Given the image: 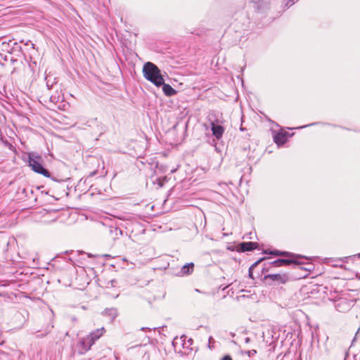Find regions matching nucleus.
I'll use <instances>...</instances> for the list:
<instances>
[{
	"mask_svg": "<svg viewBox=\"0 0 360 360\" xmlns=\"http://www.w3.org/2000/svg\"><path fill=\"white\" fill-rule=\"evenodd\" d=\"M105 331V328L101 327L92 331L86 336L80 338L77 344L79 353L83 354L89 351L92 345L104 335Z\"/></svg>",
	"mask_w": 360,
	"mask_h": 360,
	"instance_id": "nucleus-1",
	"label": "nucleus"
},
{
	"mask_svg": "<svg viewBox=\"0 0 360 360\" xmlns=\"http://www.w3.org/2000/svg\"><path fill=\"white\" fill-rule=\"evenodd\" d=\"M144 77L156 86H161L164 84V78L158 67L151 62H147L143 68Z\"/></svg>",
	"mask_w": 360,
	"mask_h": 360,
	"instance_id": "nucleus-2",
	"label": "nucleus"
},
{
	"mask_svg": "<svg viewBox=\"0 0 360 360\" xmlns=\"http://www.w3.org/2000/svg\"><path fill=\"white\" fill-rule=\"evenodd\" d=\"M211 127L212 135L217 139L220 140L225 131V128L223 126L224 121L219 120L215 112H210L207 116Z\"/></svg>",
	"mask_w": 360,
	"mask_h": 360,
	"instance_id": "nucleus-3",
	"label": "nucleus"
},
{
	"mask_svg": "<svg viewBox=\"0 0 360 360\" xmlns=\"http://www.w3.org/2000/svg\"><path fill=\"white\" fill-rule=\"evenodd\" d=\"M43 160L41 156L30 154L29 165L32 170L37 173L41 174L46 177H50L49 172L43 167Z\"/></svg>",
	"mask_w": 360,
	"mask_h": 360,
	"instance_id": "nucleus-4",
	"label": "nucleus"
},
{
	"mask_svg": "<svg viewBox=\"0 0 360 360\" xmlns=\"http://www.w3.org/2000/svg\"><path fill=\"white\" fill-rule=\"evenodd\" d=\"M264 281L269 285L285 284L290 281V276L286 273L271 274L265 275Z\"/></svg>",
	"mask_w": 360,
	"mask_h": 360,
	"instance_id": "nucleus-5",
	"label": "nucleus"
},
{
	"mask_svg": "<svg viewBox=\"0 0 360 360\" xmlns=\"http://www.w3.org/2000/svg\"><path fill=\"white\" fill-rule=\"evenodd\" d=\"M295 258V257H293V259H278L268 264H265V266L262 269V273L264 274L269 271L271 266H289L292 264L298 267L300 264Z\"/></svg>",
	"mask_w": 360,
	"mask_h": 360,
	"instance_id": "nucleus-6",
	"label": "nucleus"
},
{
	"mask_svg": "<svg viewBox=\"0 0 360 360\" xmlns=\"http://www.w3.org/2000/svg\"><path fill=\"white\" fill-rule=\"evenodd\" d=\"M354 301L347 297H340L335 300V309L342 313H345L352 307Z\"/></svg>",
	"mask_w": 360,
	"mask_h": 360,
	"instance_id": "nucleus-7",
	"label": "nucleus"
},
{
	"mask_svg": "<svg viewBox=\"0 0 360 360\" xmlns=\"http://www.w3.org/2000/svg\"><path fill=\"white\" fill-rule=\"evenodd\" d=\"M193 342V339L188 338V337L185 335H181L179 338H174L173 340V345L176 347L178 344L181 345L184 349H186L188 350H192L191 347Z\"/></svg>",
	"mask_w": 360,
	"mask_h": 360,
	"instance_id": "nucleus-8",
	"label": "nucleus"
},
{
	"mask_svg": "<svg viewBox=\"0 0 360 360\" xmlns=\"http://www.w3.org/2000/svg\"><path fill=\"white\" fill-rule=\"evenodd\" d=\"M258 247V243L255 242H242L238 245V250L245 252L252 251Z\"/></svg>",
	"mask_w": 360,
	"mask_h": 360,
	"instance_id": "nucleus-9",
	"label": "nucleus"
},
{
	"mask_svg": "<svg viewBox=\"0 0 360 360\" xmlns=\"http://www.w3.org/2000/svg\"><path fill=\"white\" fill-rule=\"evenodd\" d=\"M274 141L278 146L284 144L287 141L286 133L279 132L274 135Z\"/></svg>",
	"mask_w": 360,
	"mask_h": 360,
	"instance_id": "nucleus-10",
	"label": "nucleus"
},
{
	"mask_svg": "<svg viewBox=\"0 0 360 360\" xmlns=\"http://www.w3.org/2000/svg\"><path fill=\"white\" fill-rule=\"evenodd\" d=\"M264 253L266 254V253H268V252L266 250H265ZM269 254H271V255H275V256H285V257H299L298 255L292 254L291 252H285V251H280V250L269 251Z\"/></svg>",
	"mask_w": 360,
	"mask_h": 360,
	"instance_id": "nucleus-11",
	"label": "nucleus"
},
{
	"mask_svg": "<svg viewBox=\"0 0 360 360\" xmlns=\"http://www.w3.org/2000/svg\"><path fill=\"white\" fill-rule=\"evenodd\" d=\"M162 91L167 96H172L177 94V91L172 88L169 84H162Z\"/></svg>",
	"mask_w": 360,
	"mask_h": 360,
	"instance_id": "nucleus-12",
	"label": "nucleus"
},
{
	"mask_svg": "<svg viewBox=\"0 0 360 360\" xmlns=\"http://www.w3.org/2000/svg\"><path fill=\"white\" fill-rule=\"evenodd\" d=\"M193 268H194L193 263H189V264H185L184 266H183L181 267V275L190 274L191 273L193 272Z\"/></svg>",
	"mask_w": 360,
	"mask_h": 360,
	"instance_id": "nucleus-13",
	"label": "nucleus"
},
{
	"mask_svg": "<svg viewBox=\"0 0 360 360\" xmlns=\"http://www.w3.org/2000/svg\"><path fill=\"white\" fill-rule=\"evenodd\" d=\"M264 259H265V258L262 257V258L259 259V260H257V262H255L253 264L251 265V266L249 269L250 277H252V269L255 268L262 261H263Z\"/></svg>",
	"mask_w": 360,
	"mask_h": 360,
	"instance_id": "nucleus-14",
	"label": "nucleus"
},
{
	"mask_svg": "<svg viewBox=\"0 0 360 360\" xmlns=\"http://www.w3.org/2000/svg\"><path fill=\"white\" fill-rule=\"evenodd\" d=\"M243 353L245 354L248 356H252L257 354V351L255 349H252V350L245 351Z\"/></svg>",
	"mask_w": 360,
	"mask_h": 360,
	"instance_id": "nucleus-15",
	"label": "nucleus"
},
{
	"mask_svg": "<svg viewBox=\"0 0 360 360\" xmlns=\"http://www.w3.org/2000/svg\"><path fill=\"white\" fill-rule=\"evenodd\" d=\"M109 314L111 315L112 317H115L117 316V311L114 309H108Z\"/></svg>",
	"mask_w": 360,
	"mask_h": 360,
	"instance_id": "nucleus-16",
	"label": "nucleus"
},
{
	"mask_svg": "<svg viewBox=\"0 0 360 360\" xmlns=\"http://www.w3.org/2000/svg\"><path fill=\"white\" fill-rule=\"evenodd\" d=\"M221 360H232L231 357L229 355L224 356Z\"/></svg>",
	"mask_w": 360,
	"mask_h": 360,
	"instance_id": "nucleus-17",
	"label": "nucleus"
},
{
	"mask_svg": "<svg viewBox=\"0 0 360 360\" xmlns=\"http://www.w3.org/2000/svg\"><path fill=\"white\" fill-rule=\"evenodd\" d=\"M115 231H119L120 234H122V231L120 229H118L117 228H115Z\"/></svg>",
	"mask_w": 360,
	"mask_h": 360,
	"instance_id": "nucleus-18",
	"label": "nucleus"
},
{
	"mask_svg": "<svg viewBox=\"0 0 360 360\" xmlns=\"http://www.w3.org/2000/svg\"><path fill=\"white\" fill-rule=\"evenodd\" d=\"M212 337H210L209 338V344H210L212 342Z\"/></svg>",
	"mask_w": 360,
	"mask_h": 360,
	"instance_id": "nucleus-19",
	"label": "nucleus"
},
{
	"mask_svg": "<svg viewBox=\"0 0 360 360\" xmlns=\"http://www.w3.org/2000/svg\"><path fill=\"white\" fill-rule=\"evenodd\" d=\"M250 341V338H245V342H249Z\"/></svg>",
	"mask_w": 360,
	"mask_h": 360,
	"instance_id": "nucleus-20",
	"label": "nucleus"
},
{
	"mask_svg": "<svg viewBox=\"0 0 360 360\" xmlns=\"http://www.w3.org/2000/svg\"><path fill=\"white\" fill-rule=\"evenodd\" d=\"M148 328H147V330H148ZM141 330H146V328H141Z\"/></svg>",
	"mask_w": 360,
	"mask_h": 360,
	"instance_id": "nucleus-21",
	"label": "nucleus"
},
{
	"mask_svg": "<svg viewBox=\"0 0 360 360\" xmlns=\"http://www.w3.org/2000/svg\"><path fill=\"white\" fill-rule=\"evenodd\" d=\"M32 48H34V44H32Z\"/></svg>",
	"mask_w": 360,
	"mask_h": 360,
	"instance_id": "nucleus-22",
	"label": "nucleus"
},
{
	"mask_svg": "<svg viewBox=\"0 0 360 360\" xmlns=\"http://www.w3.org/2000/svg\"><path fill=\"white\" fill-rule=\"evenodd\" d=\"M304 269H305V270H307V271H310V269H307V268H305Z\"/></svg>",
	"mask_w": 360,
	"mask_h": 360,
	"instance_id": "nucleus-23",
	"label": "nucleus"
},
{
	"mask_svg": "<svg viewBox=\"0 0 360 360\" xmlns=\"http://www.w3.org/2000/svg\"><path fill=\"white\" fill-rule=\"evenodd\" d=\"M240 130H241V131H243V130H244V129H243V127H240Z\"/></svg>",
	"mask_w": 360,
	"mask_h": 360,
	"instance_id": "nucleus-24",
	"label": "nucleus"
}]
</instances>
